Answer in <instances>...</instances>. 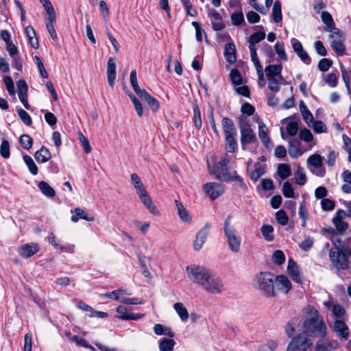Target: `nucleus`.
I'll list each match as a JSON object with an SVG mask.
<instances>
[{"label":"nucleus","mask_w":351,"mask_h":351,"mask_svg":"<svg viewBox=\"0 0 351 351\" xmlns=\"http://www.w3.org/2000/svg\"><path fill=\"white\" fill-rule=\"evenodd\" d=\"M265 38V33L264 32H263V31L257 32H255V33L252 34V35H250V37L248 38L247 41L252 42L254 43H258L261 42V40H264Z\"/></svg>","instance_id":"63"},{"label":"nucleus","mask_w":351,"mask_h":351,"mask_svg":"<svg viewBox=\"0 0 351 351\" xmlns=\"http://www.w3.org/2000/svg\"><path fill=\"white\" fill-rule=\"evenodd\" d=\"M306 182V176L304 169L300 166H298L295 172V183L300 186H303Z\"/></svg>","instance_id":"41"},{"label":"nucleus","mask_w":351,"mask_h":351,"mask_svg":"<svg viewBox=\"0 0 351 351\" xmlns=\"http://www.w3.org/2000/svg\"><path fill=\"white\" fill-rule=\"evenodd\" d=\"M141 99L145 100L152 110L156 112L160 108V104L158 101L150 95L145 90L138 95Z\"/></svg>","instance_id":"24"},{"label":"nucleus","mask_w":351,"mask_h":351,"mask_svg":"<svg viewBox=\"0 0 351 351\" xmlns=\"http://www.w3.org/2000/svg\"><path fill=\"white\" fill-rule=\"evenodd\" d=\"M232 215H228L223 225V233L227 240L228 248L233 252H238L240 250L241 237L238 234L236 228L231 224Z\"/></svg>","instance_id":"4"},{"label":"nucleus","mask_w":351,"mask_h":351,"mask_svg":"<svg viewBox=\"0 0 351 351\" xmlns=\"http://www.w3.org/2000/svg\"><path fill=\"white\" fill-rule=\"evenodd\" d=\"M288 152L292 158H297L302 156L304 152L302 149L301 142L296 138L290 140L289 141Z\"/></svg>","instance_id":"14"},{"label":"nucleus","mask_w":351,"mask_h":351,"mask_svg":"<svg viewBox=\"0 0 351 351\" xmlns=\"http://www.w3.org/2000/svg\"><path fill=\"white\" fill-rule=\"evenodd\" d=\"M254 66L258 74V85L262 88L265 85L263 66L261 63L254 64Z\"/></svg>","instance_id":"56"},{"label":"nucleus","mask_w":351,"mask_h":351,"mask_svg":"<svg viewBox=\"0 0 351 351\" xmlns=\"http://www.w3.org/2000/svg\"><path fill=\"white\" fill-rule=\"evenodd\" d=\"M188 277L206 291L219 294L223 291L221 279L213 271L199 265H193L186 267Z\"/></svg>","instance_id":"1"},{"label":"nucleus","mask_w":351,"mask_h":351,"mask_svg":"<svg viewBox=\"0 0 351 351\" xmlns=\"http://www.w3.org/2000/svg\"><path fill=\"white\" fill-rule=\"evenodd\" d=\"M241 132V144L243 149H245V145L254 143L256 141V136L251 128L250 124L246 122L239 123Z\"/></svg>","instance_id":"8"},{"label":"nucleus","mask_w":351,"mask_h":351,"mask_svg":"<svg viewBox=\"0 0 351 351\" xmlns=\"http://www.w3.org/2000/svg\"><path fill=\"white\" fill-rule=\"evenodd\" d=\"M154 331L157 335H166L170 338H173L175 336V333L170 328L165 327L160 324H156L154 325Z\"/></svg>","instance_id":"35"},{"label":"nucleus","mask_w":351,"mask_h":351,"mask_svg":"<svg viewBox=\"0 0 351 351\" xmlns=\"http://www.w3.org/2000/svg\"><path fill=\"white\" fill-rule=\"evenodd\" d=\"M272 19L275 23H279L282 19L281 3L279 1H276L272 9Z\"/></svg>","instance_id":"39"},{"label":"nucleus","mask_w":351,"mask_h":351,"mask_svg":"<svg viewBox=\"0 0 351 351\" xmlns=\"http://www.w3.org/2000/svg\"><path fill=\"white\" fill-rule=\"evenodd\" d=\"M298 131V119L291 120L286 126L287 134L291 136L296 135Z\"/></svg>","instance_id":"46"},{"label":"nucleus","mask_w":351,"mask_h":351,"mask_svg":"<svg viewBox=\"0 0 351 351\" xmlns=\"http://www.w3.org/2000/svg\"><path fill=\"white\" fill-rule=\"evenodd\" d=\"M129 97L134 106L138 116L141 117L143 116V109L140 101L133 94H130Z\"/></svg>","instance_id":"58"},{"label":"nucleus","mask_w":351,"mask_h":351,"mask_svg":"<svg viewBox=\"0 0 351 351\" xmlns=\"http://www.w3.org/2000/svg\"><path fill=\"white\" fill-rule=\"evenodd\" d=\"M278 344L274 340H269L266 343L259 346L258 351H275Z\"/></svg>","instance_id":"59"},{"label":"nucleus","mask_w":351,"mask_h":351,"mask_svg":"<svg viewBox=\"0 0 351 351\" xmlns=\"http://www.w3.org/2000/svg\"><path fill=\"white\" fill-rule=\"evenodd\" d=\"M276 219L278 221V223L281 226L287 225L289 221V218L287 213L282 210H280L276 212Z\"/></svg>","instance_id":"60"},{"label":"nucleus","mask_w":351,"mask_h":351,"mask_svg":"<svg viewBox=\"0 0 351 351\" xmlns=\"http://www.w3.org/2000/svg\"><path fill=\"white\" fill-rule=\"evenodd\" d=\"M34 158L37 162L45 163L50 160L51 154L47 147L43 146L39 150L35 152Z\"/></svg>","instance_id":"26"},{"label":"nucleus","mask_w":351,"mask_h":351,"mask_svg":"<svg viewBox=\"0 0 351 351\" xmlns=\"http://www.w3.org/2000/svg\"><path fill=\"white\" fill-rule=\"evenodd\" d=\"M323 304L326 308L331 310L332 315L337 319H341L346 313V309L335 301L331 296H329L328 300L324 301Z\"/></svg>","instance_id":"11"},{"label":"nucleus","mask_w":351,"mask_h":351,"mask_svg":"<svg viewBox=\"0 0 351 351\" xmlns=\"http://www.w3.org/2000/svg\"><path fill=\"white\" fill-rule=\"evenodd\" d=\"M300 110L303 119L308 126H311V123H313V116L303 101H300L299 104Z\"/></svg>","instance_id":"33"},{"label":"nucleus","mask_w":351,"mask_h":351,"mask_svg":"<svg viewBox=\"0 0 351 351\" xmlns=\"http://www.w3.org/2000/svg\"><path fill=\"white\" fill-rule=\"evenodd\" d=\"M230 77L232 84L240 85L242 84V77L240 72L237 69H232L230 73Z\"/></svg>","instance_id":"57"},{"label":"nucleus","mask_w":351,"mask_h":351,"mask_svg":"<svg viewBox=\"0 0 351 351\" xmlns=\"http://www.w3.org/2000/svg\"><path fill=\"white\" fill-rule=\"evenodd\" d=\"M25 34L28 37L29 42L30 43L32 47L34 49H38L39 47V43L38 38L36 36V32L32 26L29 25L25 27Z\"/></svg>","instance_id":"34"},{"label":"nucleus","mask_w":351,"mask_h":351,"mask_svg":"<svg viewBox=\"0 0 351 351\" xmlns=\"http://www.w3.org/2000/svg\"><path fill=\"white\" fill-rule=\"evenodd\" d=\"M313 310V316L306 319L302 325L303 335H316L324 337L327 335V328L324 320L322 316L319 315L317 310Z\"/></svg>","instance_id":"2"},{"label":"nucleus","mask_w":351,"mask_h":351,"mask_svg":"<svg viewBox=\"0 0 351 351\" xmlns=\"http://www.w3.org/2000/svg\"><path fill=\"white\" fill-rule=\"evenodd\" d=\"M276 53L278 56L282 60H287V56L285 51L284 43L282 42H277L274 46Z\"/></svg>","instance_id":"53"},{"label":"nucleus","mask_w":351,"mask_h":351,"mask_svg":"<svg viewBox=\"0 0 351 351\" xmlns=\"http://www.w3.org/2000/svg\"><path fill=\"white\" fill-rule=\"evenodd\" d=\"M210 226V224L207 222L205 223L204 226L197 232L196 239L193 243V249L195 250H199L202 247L208 235V230Z\"/></svg>","instance_id":"12"},{"label":"nucleus","mask_w":351,"mask_h":351,"mask_svg":"<svg viewBox=\"0 0 351 351\" xmlns=\"http://www.w3.org/2000/svg\"><path fill=\"white\" fill-rule=\"evenodd\" d=\"M322 21L326 25L328 31H332L335 25L331 14L327 11H323L321 14Z\"/></svg>","instance_id":"44"},{"label":"nucleus","mask_w":351,"mask_h":351,"mask_svg":"<svg viewBox=\"0 0 351 351\" xmlns=\"http://www.w3.org/2000/svg\"><path fill=\"white\" fill-rule=\"evenodd\" d=\"M119 314L118 318L123 320H137L142 318L144 315L141 313H131L124 306H119L116 310Z\"/></svg>","instance_id":"15"},{"label":"nucleus","mask_w":351,"mask_h":351,"mask_svg":"<svg viewBox=\"0 0 351 351\" xmlns=\"http://www.w3.org/2000/svg\"><path fill=\"white\" fill-rule=\"evenodd\" d=\"M75 215L71 217V221L73 222H77L79 219H84L88 221H94V217L85 212L83 209L80 208H76L74 210Z\"/></svg>","instance_id":"28"},{"label":"nucleus","mask_w":351,"mask_h":351,"mask_svg":"<svg viewBox=\"0 0 351 351\" xmlns=\"http://www.w3.org/2000/svg\"><path fill=\"white\" fill-rule=\"evenodd\" d=\"M333 330L338 336L347 339L349 335V328L342 319H336L333 325Z\"/></svg>","instance_id":"18"},{"label":"nucleus","mask_w":351,"mask_h":351,"mask_svg":"<svg viewBox=\"0 0 351 351\" xmlns=\"http://www.w3.org/2000/svg\"><path fill=\"white\" fill-rule=\"evenodd\" d=\"M258 136L265 147L268 148L271 146V143L268 135V130L263 122L258 123Z\"/></svg>","instance_id":"25"},{"label":"nucleus","mask_w":351,"mask_h":351,"mask_svg":"<svg viewBox=\"0 0 351 351\" xmlns=\"http://www.w3.org/2000/svg\"><path fill=\"white\" fill-rule=\"evenodd\" d=\"M175 204L178 210V214L182 221L184 223H191L192 218L189 212L185 209L183 204L178 200H175Z\"/></svg>","instance_id":"27"},{"label":"nucleus","mask_w":351,"mask_h":351,"mask_svg":"<svg viewBox=\"0 0 351 351\" xmlns=\"http://www.w3.org/2000/svg\"><path fill=\"white\" fill-rule=\"evenodd\" d=\"M331 47L338 56H343L346 53V47L342 40H332L331 43Z\"/></svg>","instance_id":"42"},{"label":"nucleus","mask_w":351,"mask_h":351,"mask_svg":"<svg viewBox=\"0 0 351 351\" xmlns=\"http://www.w3.org/2000/svg\"><path fill=\"white\" fill-rule=\"evenodd\" d=\"M130 179L138 195L147 191L145 187L141 180V178L136 173H132L130 176Z\"/></svg>","instance_id":"32"},{"label":"nucleus","mask_w":351,"mask_h":351,"mask_svg":"<svg viewBox=\"0 0 351 351\" xmlns=\"http://www.w3.org/2000/svg\"><path fill=\"white\" fill-rule=\"evenodd\" d=\"M300 323V320L298 317L292 318L285 326V332L289 337L293 336L295 332V327L298 326Z\"/></svg>","instance_id":"43"},{"label":"nucleus","mask_w":351,"mask_h":351,"mask_svg":"<svg viewBox=\"0 0 351 351\" xmlns=\"http://www.w3.org/2000/svg\"><path fill=\"white\" fill-rule=\"evenodd\" d=\"M310 127H312L314 132L317 134L327 132V127L322 121H313Z\"/></svg>","instance_id":"51"},{"label":"nucleus","mask_w":351,"mask_h":351,"mask_svg":"<svg viewBox=\"0 0 351 351\" xmlns=\"http://www.w3.org/2000/svg\"><path fill=\"white\" fill-rule=\"evenodd\" d=\"M332 61L328 58H322L318 63V69L319 71L326 72L332 66Z\"/></svg>","instance_id":"64"},{"label":"nucleus","mask_w":351,"mask_h":351,"mask_svg":"<svg viewBox=\"0 0 351 351\" xmlns=\"http://www.w3.org/2000/svg\"><path fill=\"white\" fill-rule=\"evenodd\" d=\"M283 195L287 198H294L295 193L292 185L289 182H285L282 186Z\"/></svg>","instance_id":"54"},{"label":"nucleus","mask_w":351,"mask_h":351,"mask_svg":"<svg viewBox=\"0 0 351 351\" xmlns=\"http://www.w3.org/2000/svg\"><path fill=\"white\" fill-rule=\"evenodd\" d=\"M275 282L278 289L285 293H288L291 289L292 286L290 280L284 275L275 277Z\"/></svg>","instance_id":"19"},{"label":"nucleus","mask_w":351,"mask_h":351,"mask_svg":"<svg viewBox=\"0 0 351 351\" xmlns=\"http://www.w3.org/2000/svg\"><path fill=\"white\" fill-rule=\"evenodd\" d=\"M275 276L271 272L261 271L254 278V284L265 296L275 297L276 291L274 289Z\"/></svg>","instance_id":"3"},{"label":"nucleus","mask_w":351,"mask_h":351,"mask_svg":"<svg viewBox=\"0 0 351 351\" xmlns=\"http://www.w3.org/2000/svg\"><path fill=\"white\" fill-rule=\"evenodd\" d=\"M278 173L279 177L285 180L291 175V168L287 164H280L278 167Z\"/></svg>","instance_id":"47"},{"label":"nucleus","mask_w":351,"mask_h":351,"mask_svg":"<svg viewBox=\"0 0 351 351\" xmlns=\"http://www.w3.org/2000/svg\"><path fill=\"white\" fill-rule=\"evenodd\" d=\"M236 46L232 41L228 43L224 47L223 56L228 62L234 64L237 61Z\"/></svg>","instance_id":"17"},{"label":"nucleus","mask_w":351,"mask_h":351,"mask_svg":"<svg viewBox=\"0 0 351 351\" xmlns=\"http://www.w3.org/2000/svg\"><path fill=\"white\" fill-rule=\"evenodd\" d=\"M193 123L197 129H200L202 125L200 110L197 104L193 105Z\"/></svg>","instance_id":"50"},{"label":"nucleus","mask_w":351,"mask_h":351,"mask_svg":"<svg viewBox=\"0 0 351 351\" xmlns=\"http://www.w3.org/2000/svg\"><path fill=\"white\" fill-rule=\"evenodd\" d=\"M116 63L112 58H109L107 64L108 82L110 86H113L116 79Z\"/></svg>","instance_id":"23"},{"label":"nucleus","mask_w":351,"mask_h":351,"mask_svg":"<svg viewBox=\"0 0 351 351\" xmlns=\"http://www.w3.org/2000/svg\"><path fill=\"white\" fill-rule=\"evenodd\" d=\"M287 271L289 276L294 282L297 283L302 282V277L300 275L298 265L292 259H289L288 261Z\"/></svg>","instance_id":"16"},{"label":"nucleus","mask_w":351,"mask_h":351,"mask_svg":"<svg viewBox=\"0 0 351 351\" xmlns=\"http://www.w3.org/2000/svg\"><path fill=\"white\" fill-rule=\"evenodd\" d=\"M0 154L4 158L10 157V145L7 140H3L0 145Z\"/></svg>","instance_id":"61"},{"label":"nucleus","mask_w":351,"mask_h":351,"mask_svg":"<svg viewBox=\"0 0 351 351\" xmlns=\"http://www.w3.org/2000/svg\"><path fill=\"white\" fill-rule=\"evenodd\" d=\"M130 80L132 88L137 95H138L140 93H141V92L144 90V89H141L138 84L136 70H132L131 71L130 75Z\"/></svg>","instance_id":"48"},{"label":"nucleus","mask_w":351,"mask_h":351,"mask_svg":"<svg viewBox=\"0 0 351 351\" xmlns=\"http://www.w3.org/2000/svg\"><path fill=\"white\" fill-rule=\"evenodd\" d=\"M229 162L230 157L226 154L223 155L219 162L215 163L213 166L210 165L208 162L210 174L214 176L216 179L220 181L226 182L232 174V172H230L228 168Z\"/></svg>","instance_id":"5"},{"label":"nucleus","mask_w":351,"mask_h":351,"mask_svg":"<svg viewBox=\"0 0 351 351\" xmlns=\"http://www.w3.org/2000/svg\"><path fill=\"white\" fill-rule=\"evenodd\" d=\"M23 159L25 165L27 166L29 171L32 175L38 174V167L33 160L32 158L27 154L23 156Z\"/></svg>","instance_id":"45"},{"label":"nucleus","mask_w":351,"mask_h":351,"mask_svg":"<svg viewBox=\"0 0 351 351\" xmlns=\"http://www.w3.org/2000/svg\"><path fill=\"white\" fill-rule=\"evenodd\" d=\"M40 247L36 243H29L19 248V254L23 258H29L39 251Z\"/></svg>","instance_id":"13"},{"label":"nucleus","mask_w":351,"mask_h":351,"mask_svg":"<svg viewBox=\"0 0 351 351\" xmlns=\"http://www.w3.org/2000/svg\"><path fill=\"white\" fill-rule=\"evenodd\" d=\"M339 343L337 341H329L327 339H319L315 343L316 351H330L337 349Z\"/></svg>","instance_id":"20"},{"label":"nucleus","mask_w":351,"mask_h":351,"mask_svg":"<svg viewBox=\"0 0 351 351\" xmlns=\"http://www.w3.org/2000/svg\"><path fill=\"white\" fill-rule=\"evenodd\" d=\"M307 164L311 167L310 171L315 176L322 178L326 175V170L323 166V157L314 154L311 155L307 159Z\"/></svg>","instance_id":"6"},{"label":"nucleus","mask_w":351,"mask_h":351,"mask_svg":"<svg viewBox=\"0 0 351 351\" xmlns=\"http://www.w3.org/2000/svg\"><path fill=\"white\" fill-rule=\"evenodd\" d=\"M237 135L224 136L225 149L230 153H234L237 151L238 144L237 140Z\"/></svg>","instance_id":"29"},{"label":"nucleus","mask_w":351,"mask_h":351,"mask_svg":"<svg viewBox=\"0 0 351 351\" xmlns=\"http://www.w3.org/2000/svg\"><path fill=\"white\" fill-rule=\"evenodd\" d=\"M173 308L182 322H186L188 320L189 313L182 303L177 302L174 304Z\"/></svg>","instance_id":"38"},{"label":"nucleus","mask_w":351,"mask_h":351,"mask_svg":"<svg viewBox=\"0 0 351 351\" xmlns=\"http://www.w3.org/2000/svg\"><path fill=\"white\" fill-rule=\"evenodd\" d=\"M329 257L331 262L337 269H346L349 267L347 255L339 250L331 249L329 252Z\"/></svg>","instance_id":"9"},{"label":"nucleus","mask_w":351,"mask_h":351,"mask_svg":"<svg viewBox=\"0 0 351 351\" xmlns=\"http://www.w3.org/2000/svg\"><path fill=\"white\" fill-rule=\"evenodd\" d=\"M202 188L211 200L216 199L225 192L224 187L217 182H207L203 185Z\"/></svg>","instance_id":"10"},{"label":"nucleus","mask_w":351,"mask_h":351,"mask_svg":"<svg viewBox=\"0 0 351 351\" xmlns=\"http://www.w3.org/2000/svg\"><path fill=\"white\" fill-rule=\"evenodd\" d=\"M19 143L23 149L29 150L32 147L33 140L28 134H22L19 137Z\"/></svg>","instance_id":"49"},{"label":"nucleus","mask_w":351,"mask_h":351,"mask_svg":"<svg viewBox=\"0 0 351 351\" xmlns=\"http://www.w3.org/2000/svg\"><path fill=\"white\" fill-rule=\"evenodd\" d=\"M261 232L263 239L267 242H271L274 240V229L272 226L263 224L261 227Z\"/></svg>","instance_id":"30"},{"label":"nucleus","mask_w":351,"mask_h":351,"mask_svg":"<svg viewBox=\"0 0 351 351\" xmlns=\"http://www.w3.org/2000/svg\"><path fill=\"white\" fill-rule=\"evenodd\" d=\"M175 344L176 342L172 338H163L159 342V349L160 351H173Z\"/></svg>","instance_id":"40"},{"label":"nucleus","mask_w":351,"mask_h":351,"mask_svg":"<svg viewBox=\"0 0 351 351\" xmlns=\"http://www.w3.org/2000/svg\"><path fill=\"white\" fill-rule=\"evenodd\" d=\"M38 187L42 193L47 197H53L56 195L54 189L45 181H40L38 184Z\"/></svg>","instance_id":"36"},{"label":"nucleus","mask_w":351,"mask_h":351,"mask_svg":"<svg viewBox=\"0 0 351 351\" xmlns=\"http://www.w3.org/2000/svg\"><path fill=\"white\" fill-rule=\"evenodd\" d=\"M282 70V64H269L265 69V72L267 78L277 77L280 75Z\"/></svg>","instance_id":"31"},{"label":"nucleus","mask_w":351,"mask_h":351,"mask_svg":"<svg viewBox=\"0 0 351 351\" xmlns=\"http://www.w3.org/2000/svg\"><path fill=\"white\" fill-rule=\"evenodd\" d=\"M224 136L237 135L236 127L233 121L228 117H223L221 121Z\"/></svg>","instance_id":"21"},{"label":"nucleus","mask_w":351,"mask_h":351,"mask_svg":"<svg viewBox=\"0 0 351 351\" xmlns=\"http://www.w3.org/2000/svg\"><path fill=\"white\" fill-rule=\"evenodd\" d=\"M312 345V341L303 334L293 337L287 346V351H306Z\"/></svg>","instance_id":"7"},{"label":"nucleus","mask_w":351,"mask_h":351,"mask_svg":"<svg viewBox=\"0 0 351 351\" xmlns=\"http://www.w3.org/2000/svg\"><path fill=\"white\" fill-rule=\"evenodd\" d=\"M272 261L274 263L281 265L285 262V256L282 250H276L272 256Z\"/></svg>","instance_id":"52"},{"label":"nucleus","mask_w":351,"mask_h":351,"mask_svg":"<svg viewBox=\"0 0 351 351\" xmlns=\"http://www.w3.org/2000/svg\"><path fill=\"white\" fill-rule=\"evenodd\" d=\"M266 172V165L256 164L255 169L251 172L250 178L253 181H257L261 176Z\"/></svg>","instance_id":"37"},{"label":"nucleus","mask_w":351,"mask_h":351,"mask_svg":"<svg viewBox=\"0 0 351 351\" xmlns=\"http://www.w3.org/2000/svg\"><path fill=\"white\" fill-rule=\"evenodd\" d=\"M18 115L23 123L27 126H30L32 123V120L30 115L23 109H19L17 110Z\"/></svg>","instance_id":"55"},{"label":"nucleus","mask_w":351,"mask_h":351,"mask_svg":"<svg viewBox=\"0 0 351 351\" xmlns=\"http://www.w3.org/2000/svg\"><path fill=\"white\" fill-rule=\"evenodd\" d=\"M18 96L27 95V84L23 80H20L16 82Z\"/></svg>","instance_id":"62"},{"label":"nucleus","mask_w":351,"mask_h":351,"mask_svg":"<svg viewBox=\"0 0 351 351\" xmlns=\"http://www.w3.org/2000/svg\"><path fill=\"white\" fill-rule=\"evenodd\" d=\"M233 182L236 186L238 187L240 191L245 193L247 191V184L245 183L243 178L240 176L236 171L232 172V174L226 180V182Z\"/></svg>","instance_id":"22"}]
</instances>
